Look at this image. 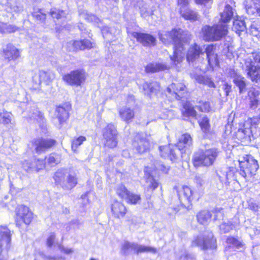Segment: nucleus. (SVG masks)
<instances>
[{"label":"nucleus","mask_w":260,"mask_h":260,"mask_svg":"<svg viewBox=\"0 0 260 260\" xmlns=\"http://www.w3.org/2000/svg\"><path fill=\"white\" fill-rule=\"evenodd\" d=\"M191 39V35L187 30H183L180 27H174L164 34L159 35L160 40L164 44L172 42L173 47H184L185 43H188Z\"/></svg>","instance_id":"f257e3e1"},{"label":"nucleus","mask_w":260,"mask_h":260,"mask_svg":"<svg viewBox=\"0 0 260 260\" xmlns=\"http://www.w3.org/2000/svg\"><path fill=\"white\" fill-rule=\"evenodd\" d=\"M218 155L215 148L204 150L199 149L194 152L192 157V164L194 168L209 167L213 165Z\"/></svg>","instance_id":"f03ea898"},{"label":"nucleus","mask_w":260,"mask_h":260,"mask_svg":"<svg viewBox=\"0 0 260 260\" xmlns=\"http://www.w3.org/2000/svg\"><path fill=\"white\" fill-rule=\"evenodd\" d=\"M228 32V25L226 24H214L212 26L205 25L201 29L202 37L206 42L219 41Z\"/></svg>","instance_id":"7ed1b4c3"},{"label":"nucleus","mask_w":260,"mask_h":260,"mask_svg":"<svg viewBox=\"0 0 260 260\" xmlns=\"http://www.w3.org/2000/svg\"><path fill=\"white\" fill-rule=\"evenodd\" d=\"M35 216V214L28 206L22 204L18 205L15 209L16 226L19 229L22 228L23 224L28 226L32 223Z\"/></svg>","instance_id":"20e7f679"},{"label":"nucleus","mask_w":260,"mask_h":260,"mask_svg":"<svg viewBox=\"0 0 260 260\" xmlns=\"http://www.w3.org/2000/svg\"><path fill=\"white\" fill-rule=\"evenodd\" d=\"M242 160H239V173L245 179L247 176H253L258 169V161L252 156L246 154Z\"/></svg>","instance_id":"39448f33"},{"label":"nucleus","mask_w":260,"mask_h":260,"mask_svg":"<svg viewBox=\"0 0 260 260\" xmlns=\"http://www.w3.org/2000/svg\"><path fill=\"white\" fill-rule=\"evenodd\" d=\"M253 59L245 62L247 77L255 83L260 82V53H252Z\"/></svg>","instance_id":"423d86ee"},{"label":"nucleus","mask_w":260,"mask_h":260,"mask_svg":"<svg viewBox=\"0 0 260 260\" xmlns=\"http://www.w3.org/2000/svg\"><path fill=\"white\" fill-rule=\"evenodd\" d=\"M87 77V73L84 69H77L63 75L62 81L68 85L71 86H81Z\"/></svg>","instance_id":"0eeeda50"},{"label":"nucleus","mask_w":260,"mask_h":260,"mask_svg":"<svg viewBox=\"0 0 260 260\" xmlns=\"http://www.w3.org/2000/svg\"><path fill=\"white\" fill-rule=\"evenodd\" d=\"M118 135L117 126L112 122L107 123L103 128L102 133L103 146L110 149L117 147L118 142Z\"/></svg>","instance_id":"6e6552de"},{"label":"nucleus","mask_w":260,"mask_h":260,"mask_svg":"<svg viewBox=\"0 0 260 260\" xmlns=\"http://www.w3.org/2000/svg\"><path fill=\"white\" fill-rule=\"evenodd\" d=\"M31 144L38 154L45 153L53 148L57 145V141L52 138L39 137L32 139Z\"/></svg>","instance_id":"1a4fd4ad"},{"label":"nucleus","mask_w":260,"mask_h":260,"mask_svg":"<svg viewBox=\"0 0 260 260\" xmlns=\"http://www.w3.org/2000/svg\"><path fill=\"white\" fill-rule=\"evenodd\" d=\"M69 51L78 52L79 51L90 50L96 47V43L91 37L89 39L84 38L79 40H73L68 43Z\"/></svg>","instance_id":"9d476101"},{"label":"nucleus","mask_w":260,"mask_h":260,"mask_svg":"<svg viewBox=\"0 0 260 260\" xmlns=\"http://www.w3.org/2000/svg\"><path fill=\"white\" fill-rule=\"evenodd\" d=\"M191 246L200 247L203 250H214L217 248V240L212 233L203 237L198 236L191 241Z\"/></svg>","instance_id":"9b49d317"},{"label":"nucleus","mask_w":260,"mask_h":260,"mask_svg":"<svg viewBox=\"0 0 260 260\" xmlns=\"http://www.w3.org/2000/svg\"><path fill=\"white\" fill-rule=\"evenodd\" d=\"M132 145L137 152L140 155L150 152L153 148L150 140L140 134L135 136Z\"/></svg>","instance_id":"f8f14e48"},{"label":"nucleus","mask_w":260,"mask_h":260,"mask_svg":"<svg viewBox=\"0 0 260 260\" xmlns=\"http://www.w3.org/2000/svg\"><path fill=\"white\" fill-rule=\"evenodd\" d=\"M72 110V106L69 102H63L55 106L54 115L60 125H62L68 121Z\"/></svg>","instance_id":"ddd939ff"},{"label":"nucleus","mask_w":260,"mask_h":260,"mask_svg":"<svg viewBox=\"0 0 260 260\" xmlns=\"http://www.w3.org/2000/svg\"><path fill=\"white\" fill-rule=\"evenodd\" d=\"M168 93L176 100H181L188 93L186 85L182 82L172 83L166 89Z\"/></svg>","instance_id":"4468645a"},{"label":"nucleus","mask_w":260,"mask_h":260,"mask_svg":"<svg viewBox=\"0 0 260 260\" xmlns=\"http://www.w3.org/2000/svg\"><path fill=\"white\" fill-rule=\"evenodd\" d=\"M131 35L138 43L144 47H151L156 45L155 37L150 34L141 31H133L131 33Z\"/></svg>","instance_id":"2eb2a0df"},{"label":"nucleus","mask_w":260,"mask_h":260,"mask_svg":"<svg viewBox=\"0 0 260 260\" xmlns=\"http://www.w3.org/2000/svg\"><path fill=\"white\" fill-rule=\"evenodd\" d=\"M112 216L116 219L124 218L128 212L126 206L120 201L114 200L110 205Z\"/></svg>","instance_id":"dca6fc26"},{"label":"nucleus","mask_w":260,"mask_h":260,"mask_svg":"<svg viewBox=\"0 0 260 260\" xmlns=\"http://www.w3.org/2000/svg\"><path fill=\"white\" fill-rule=\"evenodd\" d=\"M216 51V45L211 44L206 46L204 51L206 54L208 64L211 68L219 66V59Z\"/></svg>","instance_id":"f3484780"},{"label":"nucleus","mask_w":260,"mask_h":260,"mask_svg":"<svg viewBox=\"0 0 260 260\" xmlns=\"http://www.w3.org/2000/svg\"><path fill=\"white\" fill-rule=\"evenodd\" d=\"M193 143L192 138L187 133L181 135L178 139L175 146L180 151L182 154H184L186 150L192 146Z\"/></svg>","instance_id":"a211bd4d"},{"label":"nucleus","mask_w":260,"mask_h":260,"mask_svg":"<svg viewBox=\"0 0 260 260\" xmlns=\"http://www.w3.org/2000/svg\"><path fill=\"white\" fill-rule=\"evenodd\" d=\"M4 58L8 62L15 61L21 56L20 50L14 45L9 43L3 50Z\"/></svg>","instance_id":"6ab92c4d"},{"label":"nucleus","mask_w":260,"mask_h":260,"mask_svg":"<svg viewBox=\"0 0 260 260\" xmlns=\"http://www.w3.org/2000/svg\"><path fill=\"white\" fill-rule=\"evenodd\" d=\"M204 54V52L202 47L197 43H194L189 46L187 51L186 61L188 63L193 62Z\"/></svg>","instance_id":"aec40b11"},{"label":"nucleus","mask_w":260,"mask_h":260,"mask_svg":"<svg viewBox=\"0 0 260 260\" xmlns=\"http://www.w3.org/2000/svg\"><path fill=\"white\" fill-rule=\"evenodd\" d=\"M177 194L181 203L191 205L194 199L193 192L191 187L183 185L181 189L177 190Z\"/></svg>","instance_id":"412c9836"},{"label":"nucleus","mask_w":260,"mask_h":260,"mask_svg":"<svg viewBox=\"0 0 260 260\" xmlns=\"http://www.w3.org/2000/svg\"><path fill=\"white\" fill-rule=\"evenodd\" d=\"M142 87L145 94L150 97L152 95H157L161 89L160 82L154 80L145 81L142 85Z\"/></svg>","instance_id":"4be33fe9"},{"label":"nucleus","mask_w":260,"mask_h":260,"mask_svg":"<svg viewBox=\"0 0 260 260\" xmlns=\"http://www.w3.org/2000/svg\"><path fill=\"white\" fill-rule=\"evenodd\" d=\"M159 154L163 158H168L172 161L177 159L178 155L173 146L170 144L159 146L158 147Z\"/></svg>","instance_id":"5701e85b"},{"label":"nucleus","mask_w":260,"mask_h":260,"mask_svg":"<svg viewBox=\"0 0 260 260\" xmlns=\"http://www.w3.org/2000/svg\"><path fill=\"white\" fill-rule=\"evenodd\" d=\"M118 113L121 120L127 124L132 122L135 118V110L130 107L124 106L119 108Z\"/></svg>","instance_id":"b1692460"},{"label":"nucleus","mask_w":260,"mask_h":260,"mask_svg":"<svg viewBox=\"0 0 260 260\" xmlns=\"http://www.w3.org/2000/svg\"><path fill=\"white\" fill-rule=\"evenodd\" d=\"M260 92L255 89L248 91L246 98L249 101V107L252 110L256 109L260 105Z\"/></svg>","instance_id":"393cba45"},{"label":"nucleus","mask_w":260,"mask_h":260,"mask_svg":"<svg viewBox=\"0 0 260 260\" xmlns=\"http://www.w3.org/2000/svg\"><path fill=\"white\" fill-rule=\"evenodd\" d=\"M229 74L231 77H235L233 82L238 87L239 92L242 93L245 91L247 86L245 78L241 75H238L237 72L233 69L230 70Z\"/></svg>","instance_id":"a878e982"},{"label":"nucleus","mask_w":260,"mask_h":260,"mask_svg":"<svg viewBox=\"0 0 260 260\" xmlns=\"http://www.w3.org/2000/svg\"><path fill=\"white\" fill-rule=\"evenodd\" d=\"M24 164L27 167V168L26 169L27 172L35 171L38 172L44 169L46 167V163L45 159L41 158L36 159L33 165L27 160H25Z\"/></svg>","instance_id":"bb28decb"},{"label":"nucleus","mask_w":260,"mask_h":260,"mask_svg":"<svg viewBox=\"0 0 260 260\" xmlns=\"http://www.w3.org/2000/svg\"><path fill=\"white\" fill-rule=\"evenodd\" d=\"M169 67L166 64L161 62H150L145 67V72L147 74L155 73L168 70Z\"/></svg>","instance_id":"cd10ccee"},{"label":"nucleus","mask_w":260,"mask_h":260,"mask_svg":"<svg viewBox=\"0 0 260 260\" xmlns=\"http://www.w3.org/2000/svg\"><path fill=\"white\" fill-rule=\"evenodd\" d=\"M173 54L170 56V59L172 64L177 66L181 63L184 59L183 51L185 50L184 47L175 46L173 47Z\"/></svg>","instance_id":"c85d7f7f"},{"label":"nucleus","mask_w":260,"mask_h":260,"mask_svg":"<svg viewBox=\"0 0 260 260\" xmlns=\"http://www.w3.org/2000/svg\"><path fill=\"white\" fill-rule=\"evenodd\" d=\"M181 113L183 117L196 118L197 116V112L189 101H186L183 103Z\"/></svg>","instance_id":"c756f323"},{"label":"nucleus","mask_w":260,"mask_h":260,"mask_svg":"<svg viewBox=\"0 0 260 260\" xmlns=\"http://www.w3.org/2000/svg\"><path fill=\"white\" fill-rule=\"evenodd\" d=\"M251 135L252 131L248 126H245L244 122L242 127L238 129L236 137L239 140L242 142L250 140Z\"/></svg>","instance_id":"7c9ffc66"},{"label":"nucleus","mask_w":260,"mask_h":260,"mask_svg":"<svg viewBox=\"0 0 260 260\" xmlns=\"http://www.w3.org/2000/svg\"><path fill=\"white\" fill-rule=\"evenodd\" d=\"M180 13L181 16L186 20L196 21L199 20V15L198 12L189 8L181 9Z\"/></svg>","instance_id":"2f4dec72"},{"label":"nucleus","mask_w":260,"mask_h":260,"mask_svg":"<svg viewBox=\"0 0 260 260\" xmlns=\"http://www.w3.org/2000/svg\"><path fill=\"white\" fill-rule=\"evenodd\" d=\"M39 83L49 84L55 78V73L49 71L40 70L38 73Z\"/></svg>","instance_id":"473e14b6"},{"label":"nucleus","mask_w":260,"mask_h":260,"mask_svg":"<svg viewBox=\"0 0 260 260\" xmlns=\"http://www.w3.org/2000/svg\"><path fill=\"white\" fill-rule=\"evenodd\" d=\"M225 242L228 245L226 248H235L239 249L240 248L245 249L246 248L245 244L238 240V238L234 236H229L226 238Z\"/></svg>","instance_id":"72a5a7b5"},{"label":"nucleus","mask_w":260,"mask_h":260,"mask_svg":"<svg viewBox=\"0 0 260 260\" xmlns=\"http://www.w3.org/2000/svg\"><path fill=\"white\" fill-rule=\"evenodd\" d=\"M78 184V178L75 174H69L67 177V180L62 184V189L64 190H71Z\"/></svg>","instance_id":"f704fd0d"},{"label":"nucleus","mask_w":260,"mask_h":260,"mask_svg":"<svg viewBox=\"0 0 260 260\" xmlns=\"http://www.w3.org/2000/svg\"><path fill=\"white\" fill-rule=\"evenodd\" d=\"M234 13L233 8L230 5L227 4L225 6L224 10L220 14V19L219 22L226 23L230 21L233 17Z\"/></svg>","instance_id":"c9c22d12"},{"label":"nucleus","mask_w":260,"mask_h":260,"mask_svg":"<svg viewBox=\"0 0 260 260\" xmlns=\"http://www.w3.org/2000/svg\"><path fill=\"white\" fill-rule=\"evenodd\" d=\"M211 217L212 213L208 210H201L197 214V221L202 224L208 223Z\"/></svg>","instance_id":"e433bc0d"},{"label":"nucleus","mask_w":260,"mask_h":260,"mask_svg":"<svg viewBox=\"0 0 260 260\" xmlns=\"http://www.w3.org/2000/svg\"><path fill=\"white\" fill-rule=\"evenodd\" d=\"M232 29L238 36H240L242 32L246 31L247 28L244 20L238 18L235 19L233 21Z\"/></svg>","instance_id":"4c0bfd02"},{"label":"nucleus","mask_w":260,"mask_h":260,"mask_svg":"<svg viewBox=\"0 0 260 260\" xmlns=\"http://www.w3.org/2000/svg\"><path fill=\"white\" fill-rule=\"evenodd\" d=\"M46 165L53 167L60 162V155L55 152L50 153L48 156L44 157Z\"/></svg>","instance_id":"58836bf2"},{"label":"nucleus","mask_w":260,"mask_h":260,"mask_svg":"<svg viewBox=\"0 0 260 260\" xmlns=\"http://www.w3.org/2000/svg\"><path fill=\"white\" fill-rule=\"evenodd\" d=\"M257 0H250L245 6L246 12L249 15L258 16Z\"/></svg>","instance_id":"ea45409f"},{"label":"nucleus","mask_w":260,"mask_h":260,"mask_svg":"<svg viewBox=\"0 0 260 260\" xmlns=\"http://www.w3.org/2000/svg\"><path fill=\"white\" fill-rule=\"evenodd\" d=\"M244 122L245 126L250 127L252 131L253 129H260V116L249 117Z\"/></svg>","instance_id":"a19ab883"},{"label":"nucleus","mask_w":260,"mask_h":260,"mask_svg":"<svg viewBox=\"0 0 260 260\" xmlns=\"http://www.w3.org/2000/svg\"><path fill=\"white\" fill-rule=\"evenodd\" d=\"M124 200L127 204L135 205L141 203L142 198L140 194H137L129 191Z\"/></svg>","instance_id":"79ce46f5"},{"label":"nucleus","mask_w":260,"mask_h":260,"mask_svg":"<svg viewBox=\"0 0 260 260\" xmlns=\"http://www.w3.org/2000/svg\"><path fill=\"white\" fill-rule=\"evenodd\" d=\"M135 253L136 254H139L141 253H151L155 254L157 252V250L156 248L153 247H151L149 246L138 245L136 243V245H135Z\"/></svg>","instance_id":"37998d69"},{"label":"nucleus","mask_w":260,"mask_h":260,"mask_svg":"<svg viewBox=\"0 0 260 260\" xmlns=\"http://www.w3.org/2000/svg\"><path fill=\"white\" fill-rule=\"evenodd\" d=\"M66 173L63 169L57 170L54 174L53 178L56 185H60L62 188V184L65 181Z\"/></svg>","instance_id":"c03bdc74"},{"label":"nucleus","mask_w":260,"mask_h":260,"mask_svg":"<svg viewBox=\"0 0 260 260\" xmlns=\"http://www.w3.org/2000/svg\"><path fill=\"white\" fill-rule=\"evenodd\" d=\"M198 124L201 131L204 133H208L211 129L210 119L207 116H204L201 120L198 121Z\"/></svg>","instance_id":"a18cd8bd"},{"label":"nucleus","mask_w":260,"mask_h":260,"mask_svg":"<svg viewBox=\"0 0 260 260\" xmlns=\"http://www.w3.org/2000/svg\"><path fill=\"white\" fill-rule=\"evenodd\" d=\"M129 190L126 186L121 183L117 186L115 188V193L116 195L121 199L124 200L129 192Z\"/></svg>","instance_id":"49530a36"},{"label":"nucleus","mask_w":260,"mask_h":260,"mask_svg":"<svg viewBox=\"0 0 260 260\" xmlns=\"http://www.w3.org/2000/svg\"><path fill=\"white\" fill-rule=\"evenodd\" d=\"M86 140V138L83 136H80L78 137H74L71 141V149L75 152L77 150L79 146Z\"/></svg>","instance_id":"de8ad7c7"},{"label":"nucleus","mask_w":260,"mask_h":260,"mask_svg":"<svg viewBox=\"0 0 260 260\" xmlns=\"http://www.w3.org/2000/svg\"><path fill=\"white\" fill-rule=\"evenodd\" d=\"M220 231L222 234H226L232 231L235 228V225L233 222L228 221L222 222L219 226Z\"/></svg>","instance_id":"09e8293b"},{"label":"nucleus","mask_w":260,"mask_h":260,"mask_svg":"<svg viewBox=\"0 0 260 260\" xmlns=\"http://www.w3.org/2000/svg\"><path fill=\"white\" fill-rule=\"evenodd\" d=\"M4 26H0V32L2 34H12L14 33L19 30V28L14 25H7L6 23H2Z\"/></svg>","instance_id":"8fccbe9b"},{"label":"nucleus","mask_w":260,"mask_h":260,"mask_svg":"<svg viewBox=\"0 0 260 260\" xmlns=\"http://www.w3.org/2000/svg\"><path fill=\"white\" fill-rule=\"evenodd\" d=\"M198 103L197 109L201 112L208 113L211 110L210 103L208 101H199Z\"/></svg>","instance_id":"3c124183"},{"label":"nucleus","mask_w":260,"mask_h":260,"mask_svg":"<svg viewBox=\"0 0 260 260\" xmlns=\"http://www.w3.org/2000/svg\"><path fill=\"white\" fill-rule=\"evenodd\" d=\"M250 32L253 37H256L260 41V24L253 23L250 26Z\"/></svg>","instance_id":"603ef678"},{"label":"nucleus","mask_w":260,"mask_h":260,"mask_svg":"<svg viewBox=\"0 0 260 260\" xmlns=\"http://www.w3.org/2000/svg\"><path fill=\"white\" fill-rule=\"evenodd\" d=\"M198 82L207 85L210 88H215L216 85L211 78L205 76H201L199 78Z\"/></svg>","instance_id":"864d4df0"},{"label":"nucleus","mask_w":260,"mask_h":260,"mask_svg":"<svg viewBox=\"0 0 260 260\" xmlns=\"http://www.w3.org/2000/svg\"><path fill=\"white\" fill-rule=\"evenodd\" d=\"M237 172V170L236 168L233 167H230L226 172V180L228 181H236V174Z\"/></svg>","instance_id":"5fc2aeb1"},{"label":"nucleus","mask_w":260,"mask_h":260,"mask_svg":"<svg viewBox=\"0 0 260 260\" xmlns=\"http://www.w3.org/2000/svg\"><path fill=\"white\" fill-rule=\"evenodd\" d=\"M135 245L136 243H130L129 242H124L121 247V250L123 253L127 252L129 250H132L134 252H135Z\"/></svg>","instance_id":"6e6d98bb"},{"label":"nucleus","mask_w":260,"mask_h":260,"mask_svg":"<svg viewBox=\"0 0 260 260\" xmlns=\"http://www.w3.org/2000/svg\"><path fill=\"white\" fill-rule=\"evenodd\" d=\"M49 14L53 18L59 19L64 15V11L62 10H51Z\"/></svg>","instance_id":"4d7b16f0"},{"label":"nucleus","mask_w":260,"mask_h":260,"mask_svg":"<svg viewBox=\"0 0 260 260\" xmlns=\"http://www.w3.org/2000/svg\"><path fill=\"white\" fill-rule=\"evenodd\" d=\"M212 214L214 215V220H217L219 217H222L224 215L223 208L222 207H215L212 210Z\"/></svg>","instance_id":"13d9d810"},{"label":"nucleus","mask_w":260,"mask_h":260,"mask_svg":"<svg viewBox=\"0 0 260 260\" xmlns=\"http://www.w3.org/2000/svg\"><path fill=\"white\" fill-rule=\"evenodd\" d=\"M32 15L36 20L42 22H45L46 19V15L40 11L35 12Z\"/></svg>","instance_id":"bf43d9fd"},{"label":"nucleus","mask_w":260,"mask_h":260,"mask_svg":"<svg viewBox=\"0 0 260 260\" xmlns=\"http://www.w3.org/2000/svg\"><path fill=\"white\" fill-rule=\"evenodd\" d=\"M150 178L151 180L150 184L147 187V189L148 190L154 191L158 187L159 183L158 182L157 180L155 179L154 176H151Z\"/></svg>","instance_id":"052dcab7"},{"label":"nucleus","mask_w":260,"mask_h":260,"mask_svg":"<svg viewBox=\"0 0 260 260\" xmlns=\"http://www.w3.org/2000/svg\"><path fill=\"white\" fill-rule=\"evenodd\" d=\"M2 119V123L6 125L11 122L10 116L7 112H5L4 115L2 113V116L0 117Z\"/></svg>","instance_id":"680f3d73"},{"label":"nucleus","mask_w":260,"mask_h":260,"mask_svg":"<svg viewBox=\"0 0 260 260\" xmlns=\"http://www.w3.org/2000/svg\"><path fill=\"white\" fill-rule=\"evenodd\" d=\"M55 236L54 234H51L47 239L46 244L48 247H51L55 241Z\"/></svg>","instance_id":"e2e57ef3"},{"label":"nucleus","mask_w":260,"mask_h":260,"mask_svg":"<svg viewBox=\"0 0 260 260\" xmlns=\"http://www.w3.org/2000/svg\"><path fill=\"white\" fill-rule=\"evenodd\" d=\"M223 90L225 93V95L228 96L232 91V85L225 83L223 85Z\"/></svg>","instance_id":"0e129e2a"},{"label":"nucleus","mask_w":260,"mask_h":260,"mask_svg":"<svg viewBox=\"0 0 260 260\" xmlns=\"http://www.w3.org/2000/svg\"><path fill=\"white\" fill-rule=\"evenodd\" d=\"M60 249L61 252L67 254H71L73 252V250L72 249L66 248L63 246L60 247Z\"/></svg>","instance_id":"69168bd1"},{"label":"nucleus","mask_w":260,"mask_h":260,"mask_svg":"<svg viewBox=\"0 0 260 260\" xmlns=\"http://www.w3.org/2000/svg\"><path fill=\"white\" fill-rule=\"evenodd\" d=\"M160 170L162 173L167 174L169 170V168L165 166L164 165H162L160 166Z\"/></svg>","instance_id":"338daca9"},{"label":"nucleus","mask_w":260,"mask_h":260,"mask_svg":"<svg viewBox=\"0 0 260 260\" xmlns=\"http://www.w3.org/2000/svg\"><path fill=\"white\" fill-rule=\"evenodd\" d=\"M177 4L179 5H188L189 3L188 0H177Z\"/></svg>","instance_id":"774afa93"}]
</instances>
